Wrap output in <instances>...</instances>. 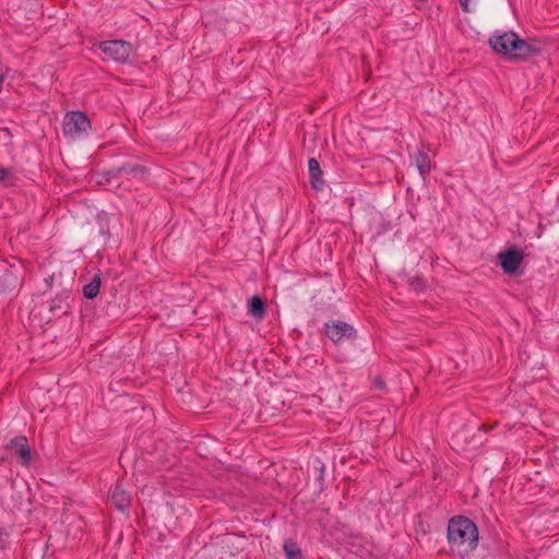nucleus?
Here are the masks:
<instances>
[{
    "mask_svg": "<svg viewBox=\"0 0 559 559\" xmlns=\"http://www.w3.org/2000/svg\"><path fill=\"white\" fill-rule=\"evenodd\" d=\"M447 539L451 555L465 559L469 557L478 546V527L467 516H453L448 522Z\"/></svg>",
    "mask_w": 559,
    "mask_h": 559,
    "instance_id": "1",
    "label": "nucleus"
},
{
    "mask_svg": "<svg viewBox=\"0 0 559 559\" xmlns=\"http://www.w3.org/2000/svg\"><path fill=\"white\" fill-rule=\"evenodd\" d=\"M490 47L510 60H526L540 52V48L521 39L514 32L495 33L489 39Z\"/></svg>",
    "mask_w": 559,
    "mask_h": 559,
    "instance_id": "2",
    "label": "nucleus"
},
{
    "mask_svg": "<svg viewBox=\"0 0 559 559\" xmlns=\"http://www.w3.org/2000/svg\"><path fill=\"white\" fill-rule=\"evenodd\" d=\"M91 129V122L81 111L68 112L62 122L64 135L75 139Z\"/></svg>",
    "mask_w": 559,
    "mask_h": 559,
    "instance_id": "3",
    "label": "nucleus"
},
{
    "mask_svg": "<svg viewBox=\"0 0 559 559\" xmlns=\"http://www.w3.org/2000/svg\"><path fill=\"white\" fill-rule=\"evenodd\" d=\"M99 48L110 59L124 63L133 53L132 45L124 40H108L100 44Z\"/></svg>",
    "mask_w": 559,
    "mask_h": 559,
    "instance_id": "4",
    "label": "nucleus"
},
{
    "mask_svg": "<svg viewBox=\"0 0 559 559\" xmlns=\"http://www.w3.org/2000/svg\"><path fill=\"white\" fill-rule=\"evenodd\" d=\"M498 259L506 274L516 275L523 261V254L515 248H510L506 251L499 252Z\"/></svg>",
    "mask_w": 559,
    "mask_h": 559,
    "instance_id": "5",
    "label": "nucleus"
},
{
    "mask_svg": "<svg viewBox=\"0 0 559 559\" xmlns=\"http://www.w3.org/2000/svg\"><path fill=\"white\" fill-rule=\"evenodd\" d=\"M326 335L334 342L338 343L344 338L352 337L355 333L354 328L345 322L337 321L333 324H326Z\"/></svg>",
    "mask_w": 559,
    "mask_h": 559,
    "instance_id": "6",
    "label": "nucleus"
},
{
    "mask_svg": "<svg viewBox=\"0 0 559 559\" xmlns=\"http://www.w3.org/2000/svg\"><path fill=\"white\" fill-rule=\"evenodd\" d=\"M411 159L421 178L425 179L431 169L429 155L424 151H417L412 155Z\"/></svg>",
    "mask_w": 559,
    "mask_h": 559,
    "instance_id": "7",
    "label": "nucleus"
},
{
    "mask_svg": "<svg viewBox=\"0 0 559 559\" xmlns=\"http://www.w3.org/2000/svg\"><path fill=\"white\" fill-rule=\"evenodd\" d=\"M10 448L15 449L22 460V464L26 465L31 461V449L25 437H16L10 442Z\"/></svg>",
    "mask_w": 559,
    "mask_h": 559,
    "instance_id": "8",
    "label": "nucleus"
},
{
    "mask_svg": "<svg viewBox=\"0 0 559 559\" xmlns=\"http://www.w3.org/2000/svg\"><path fill=\"white\" fill-rule=\"evenodd\" d=\"M308 171L310 175V185L316 190H321L324 186L322 179V170L320 164L316 158H310L308 162Z\"/></svg>",
    "mask_w": 559,
    "mask_h": 559,
    "instance_id": "9",
    "label": "nucleus"
},
{
    "mask_svg": "<svg viewBox=\"0 0 559 559\" xmlns=\"http://www.w3.org/2000/svg\"><path fill=\"white\" fill-rule=\"evenodd\" d=\"M131 497L129 492L121 489L119 486L115 487L110 495L111 503L120 511H126L130 506Z\"/></svg>",
    "mask_w": 559,
    "mask_h": 559,
    "instance_id": "10",
    "label": "nucleus"
},
{
    "mask_svg": "<svg viewBox=\"0 0 559 559\" xmlns=\"http://www.w3.org/2000/svg\"><path fill=\"white\" fill-rule=\"evenodd\" d=\"M12 491L13 493H16V497L12 495L13 503L9 507L11 509H20L24 503L29 501L28 498V488L25 484H13L12 485Z\"/></svg>",
    "mask_w": 559,
    "mask_h": 559,
    "instance_id": "11",
    "label": "nucleus"
},
{
    "mask_svg": "<svg viewBox=\"0 0 559 559\" xmlns=\"http://www.w3.org/2000/svg\"><path fill=\"white\" fill-rule=\"evenodd\" d=\"M117 173L119 175H126V176H133L135 178H142L146 169L143 166L140 165H123L117 169Z\"/></svg>",
    "mask_w": 559,
    "mask_h": 559,
    "instance_id": "12",
    "label": "nucleus"
},
{
    "mask_svg": "<svg viewBox=\"0 0 559 559\" xmlns=\"http://www.w3.org/2000/svg\"><path fill=\"white\" fill-rule=\"evenodd\" d=\"M249 312L257 319H262L265 310L263 300L259 296H253L249 302Z\"/></svg>",
    "mask_w": 559,
    "mask_h": 559,
    "instance_id": "13",
    "label": "nucleus"
},
{
    "mask_svg": "<svg viewBox=\"0 0 559 559\" xmlns=\"http://www.w3.org/2000/svg\"><path fill=\"white\" fill-rule=\"evenodd\" d=\"M284 551L287 559H302V554L298 545L293 539L284 543Z\"/></svg>",
    "mask_w": 559,
    "mask_h": 559,
    "instance_id": "14",
    "label": "nucleus"
},
{
    "mask_svg": "<svg viewBox=\"0 0 559 559\" xmlns=\"http://www.w3.org/2000/svg\"><path fill=\"white\" fill-rule=\"evenodd\" d=\"M100 287V277L98 275L94 276L92 282L83 287V294L86 298L92 299L96 297L99 293Z\"/></svg>",
    "mask_w": 559,
    "mask_h": 559,
    "instance_id": "15",
    "label": "nucleus"
},
{
    "mask_svg": "<svg viewBox=\"0 0 559 559\" xmlns=\"http://www.w3.org/2000/svg\"><path fill=\"white\" fill-rule=\"evenodd\" d=\"M10 175H11L10 169H7V168L0 169V181L7 180V178H9Z\"/></svg>",
    "mask_w": 559,
    "mask_h": 559,
    "instance_id": "16",
    "label": "nucleus"
},
{
    "mask_svg": "<svg viewBox=\"0 0 559 559\" xmlns=\"http://www.w3.org/2000/svg\"><path fill=\"white\" fill-rule=\"evenodd\" d=\"M459 1H460V5L464 12H466V13L471 12L469 0H459Z\"/></svg>",
    "mask_w": 559,
    "mask_h": 559,
    "instance_id": "17",
    "label": "nucleus"
},
{
    "mask_svg": "<svg viewBox=\"0 0 559 559\" xmlns=\"http://www.w3.org/2000/svg\"><path fill=\"white\" fill-rule=\"evenodd\" d=\"M4 535H5V534L3 533V530L0 527V544H2V543H3V536H4Z\"/></svg>",
    "mask_w": 559,
    "mask_h": 559,
    "instance_id": "18",
    "label": "nucleus"
},
{
    "mask_svg": "<svg viewBox=\"0 0 559 559\" xmlns=\"http://www.w3.org/2000/svg\"><path fill=\"white\" fill-rule=\"evenodd\" d=\"M419 1L426 3L428 0H419Z\"/></svg>",
    "mask_w": 559,
    "mask_h": 559,
    "instance_id": "19",
    "label": "nucleus"
}]
</instances>
